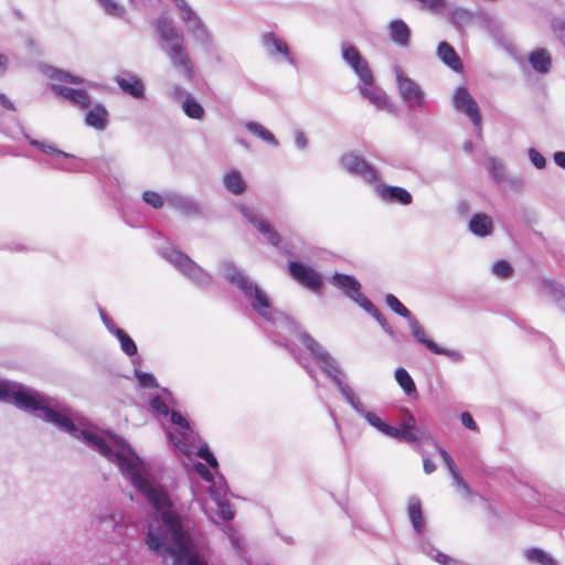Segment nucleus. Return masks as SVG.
I'll return each mask as SVG.
<instances>
[{
  "instance_id": "1",
  "label": "nucleus",
  "mask_w": 565,
  "mask_h": 565,
  "mask_svg": "<svg viewBox=\"0 0 565 565\" xmlns=\"http://www.w3.org/2000/svg\"><path fill=\"white\" fill-rule=\"evenodd\" d=\"M0 401L12 403L34 417L53 424L61 431L83 440L88 447L115 463L121 475L160 513L161 524L157 527L150 526L147 532L146 543L149 550L164 559L170 556L172 565H206V562L192 551V540L184 530L181 518L175 512L167 492L149 478L143 460L125 439L110 434L116 446V449H113L99 436L78 428L73 420V412L70 407L54 397L19 383L0 382Z\"/></svg>"
},
{
  "instance_id": "2",
  "label": "nucleus",
  "mask_w": 565,
  "mask_h": 565,
  "mask_svg": "<svg viewBox=\"0 0 565 565\" xmlns=\"http://www.w3.org/2000/svg\"><path fill=\"white\" fill-rule=\"evenodd\" d=\"M221 275L236 286L243 295L248 299L252 308L262 316L268 323L274 327V330H267L269 337L277 344L285 347L296 361L308 372L310 377L316 380V372L308 364L307 360L302 359L296 348L291 344L289 337H299L306 349L309 351L315 362L319 365L321 371L333 382L338 387L342 397L351 407L365 420L381 431L382 434L392 437L397 435L395 427L390 426L383 422L375 413L365 411L363 404L355 395L351 386L343 382L344 375L337 361L329 354V352L317 342L309 333L299 332L298 326L289 317L282 312L277 311L270 303L267 294L254 281H252L243 271H241L234 263L223 260L218 266Z\"/></svg>"
},
{
  "instance_id": "3",
  "label": "nucleus",
  "mask_w": 565,
  "mask_h": 565,
  "mask_svg": "<svg viewBox=\"0 0 565 565\" xmlns=\"http://www.w3.org/2000/svg\"><path fill=\"white\" fill-rule=\"evenodd\" d=\"M156 26L160 40L164 43L162 51L173 68L179 70L186 79L192 81L194 70L184 45L183 33L167 18L158 19Z\"/></svg>"
},
{
  "instance_id": "4",
  "label": "nucleus",
  "mask_w": 565,
  "mask_h": 565,
  "mask_svg": "<svg viewBox=\"0 0 565 565\" xmlns=\"http://www.w3.org/2000/svg\"><path fill=\"white\" fill-rule=\"evenodd\" d=\"M160 254L196 286L207 288L212 284V276L181 250L164 248Z\"/></svg>"
},
{
  "instance_id": "5",
  "label": "nucleus",
  "mask_w": 565,
  "mask_h": 565,
  "mask_svg": "<svg viewBox=\"0 0 565 565\" xmlns=\"http://www.w3.org/2000/svg\"><path fill=\"white\" fill-rule=\"evenodd\" d=\"M455 108L469 117L473 126L476 127V132L478 137H481L482 128H481V114L479 110V106L473 97L470 95L469 90L465 86H460L455 90L452 97Z\"/></svg>"
},
{
  "instance_id": "6",
  "label": "nucleus",
  "mask_w": 565,
  "mask_h": 565,
  "mask_svg": "<svg viewBox=\"0 0 565 565\" xmlns=\"http://www.w3.org/2000/svg\"><path fill=\"white\" fill-rule=\"evenodd\" d=\"M341 55L345 63L358 75L363 85L371 86L374 84L373 74L369 67L365 58L362 57L359 50L349 43H343L341 46Z\"/></svg>"
},
{
  "instance_id": "7",
  "label": "nucleus",
  "mask_w": 565,
  "mask_h": 565,
  "mask_svg": "<svg viewBox=\"0 0 565 565\" xmlns=\"http://www.w3.org/2000/svg\"><path fill=\"white\" fill-rule=\"evenodd\" d=\"M398 92L409 108H419L424 105L425 94L420 86L412 78L405 76L399 67L395 68Z\"/></svg>"
},
{
  "instance_id": "8",
  "label": "nucleus",
  "mask_w": 565,
  "mask_h": 565,
  "mask_svg": "<svg viewBox=\"0 0 565 565\" xmlns=\"http://www.w3.org/2000/svg\"><path fill=\"white\" fill-rule=\"evenodd\" d=\"M341 164L350 174L359 177L367 183H375L379 180L377 170L355 153L343 154Z\"/></svg>"
},
{
  "instance_id": "9",
  "label": "nucleus",
  "mask_w": 565,
  "mask_h": 565,
  "mask_svg": "<svg viewBox=\"0 0 565 565\" xmlns=\"http://www.w3.org/2000/svg\"><path fill=\"white\" fill-rule=\"evenodd\" d=\"M290 276L302 286L309 288L313 292L320 294L323 281L322 275L312 267L300 262H290L288 265Z\"/></svg>"
},
{
  "instance_id": "10",
  "label": "nucleus",
  "mask_w": 565,
  "mask_h": 565,
  "mask_svg": "<svg viewBox=\"0 0 565 565\" xmlns=\"http://www.w3.org/2000/svg\"><path fill=\"white\" fill-rule=\"evenodd\" d=\"M401 413L402 417L399 427H395L397 435L392 436V438L405 441L407 444H415L426 437L427 431L416 425L415 416L408 408H402Z\"/></svg>"
},
{
  "instance_id": "11",
  "label": "nucleus",
  "mask_w": 565,
  "mask_h": 565,
  "mask_svg": "<svg viewBox=\"0 0 565 565\" xmlns=\"http://www.w3.org/2000/svg\"><path fill=\"white\" fill-rule=\"evenodd\" d=\"M181 19L186 24L188 31L193 34L195 41L209 50L213 43L212 35L198 13L188 6L181 11Z\"/></svg>"
},
{
  "instance_id": "12",
  "label": "nucleus",
  "mask_w": 565,
  "mask_h": 565,
  "mask_svg": "<svg viewBox=\"0 0 565 565\" xmlns=\"http://www.w3.org/2000/svg\"><path fill=\"white\" fill-rule=\"evenodd\" d=\"M331 282L338 288L342 289L344 295L360 307L362 299H367L361 294V284L352 275L335 273L331 278Z\"/></svg>"
},
{
  "instance_id": "13",
  "label": "nucleus",
  "mask_w": 565,
  "mask_h": 565,
  "mask_svg": "<svg viewBox=\"0 0 565 565\" xmlns=\"http://www.w3.org/2000/svg\"><path fill=\"white\" fill-rule=\"evenodd\" d=\"M238 210L245 216V218L252 223L256 230L265 236L269 244L278 246L280 243L279 233L265 220L259 218L254 214L247 205H239Z\"/></svg>"
},
{
  "instance_id": "14",
  "label": "nucleus",
  "mask_w": 565,
  "mask_h": 565,
  "mask_svg": "<svg viewBox=\"0 0 565 565\" xmlns=\"http://www.w3.org/2000/svg\"><path fill=\"white\" fill-rule=\"evenodd\" d=\"M51 90L55 95L70 100L74 106H78L79 108H87L92 103L89 94L84 89H75L58 84H52Z\"/></svg>"
},
{
  "instance_id": "15",
  "label": "nucleus",
  "mask_w": 565,
  "mask_h": 565,
  "mask_svg": "<svg viewBox=\"0 0 565 565\" xmlns=\"http://www.w3.org/2000/svg\"><path fill=\"white\" fill-rule=\"evenodd\" d=\"M263 45L268 55L275 57L280 54L284 56L286 62L295 65V58L292 57L287 43L279 39L274 32L265 33L263 35Z\"/></svg>"
},
{
  "instance_id": "16",
  "label": "nucleus",
  "mask_w": 565,
  "mask_h": 565,
  "mask_svg": "<svg viewBox=\"0 0 565 565\" xmlns=\"http://www.w3.org/2000/svg\"><path fill=\"white\" fill-rule=\"evenodd\" d=\"M390 40L402 49H406L411 44L412 31L405 21L394 19L387 25Z\"/></svg>"
},
{
  "instance_id": "17",
  "label": "nucleus",
  "mask_w": 565,
  "mask_h": 565,
  "mask_svg": "<svg viewBox=\"0 0 565 565\" xmlns=\"http://www.w3.org/2000/svg\"><path fill=\"white\" fill-rule=\"evenodd\" d=\"M166 201L168 205L186 216L195 215L200 212L198 204L191 198L178 192H167Z\"/></svg>"
},
{
  "instance_id": "18",
  "label": "nucleus",
  "mask_w": 565,
  "mask_h": 565,
  "mask_svg": "<svg viewBox=\"0 0 565 565\" xmlns=\"http://www.w3.org/2000/svg\"><path fill=\"white\" fill-rule=\"evenodd\" d=\"M377 195L385 202H396L402 205H409L413 202L412 194L404 188L395 185H379Z\"/></svg>"
},
{
  "instance_id": "19",
  "label": "nucleus",
  "mask_w": 565,
  "mask_h": 565,
  "mask_svg": "<svg viewBox=\"0 0 565 565\" xmlns=\"http://www.w3.org/2000/svg\"><path fill=\"white\" fill-rule=\"evenodd\" d=\"M116 83L126 94L138 99L145 97V85L138 76L128 73L126 76H118Z\"/></svg>"
},
{
  "instance_id": "20",
  "label": "nucleus",
  "mask_w": 565,
  "mask_h": 565,
  "mask_svg": "<svg viewBox=\"0 0 565 565\" xmlns=\"http://www.w3.org/2000/svg\"><path fill=\"white\" fill-rule=\"evenodd\" d=\"M108 110L104 105L95 104L85 115V124L96 130H104L108 122Z\"/></svg>"
},
{
  "instance_id": "21",
  "label": "nucleus",
  "mask_w": 565,
  "mask_h": 565,
  "mask_svg": "<svg viewBox=\"0 0 565 565\" xmlns=\"http://www.w3.org/2000/svg\"><path fill=\"white\" fill-rule=\"evenodd\" d=\"M407 515L412 523L414 531L422 534L425 529V521L423 516L422 502L418 497L413 495L408 500Z\"/></svg>"
},
{
  "instance_id": "22",
  "label": "nucleus",
  "mask_w": 565,
  "mask_h": 565,
  "mask_svg": "<svg viewBox=\"0 0 565 565\" xmlns=\"http://www.w3.org/2000/svg\"><path fill=\"white\" fill-rule=\"evenodd\" d=\"M469 230L476 236L486 237L492 233V220L484 213H477L469 221Z\"/></svg>"
},
{
  "instance_id": "23",
  "label": "nucleus",
  "mask_w": 565,
  "mask_h": 565,
  "mask_svg": "<svg viewBox=\"0 0 565 565\" xmlns=\"http://www.w3.org/2000/svg\"><path fill=\"white\" fill-rule=\"evenodd\" d=\"M529 63L540 74L548 73L552 67L551 55L545 49H536L531 52L529 54Z\"/></svg>"
},
{
  "instance_id": "24",
  "label": "nucleus",
  "mask_w": 565,
  "mask_h": 565,
  "mask_svg": "<svg viewBox=\"0 0 565 565\" xmlns=\"http://www.w3.org/2000/svg\"><path fill=\"white\" fill-rule=\"evenodd\" d=\"M437 55L451 70L457 72L462 68V64L458 54L447 42H440L438 44Z\"/></svg>"
},
{
  "instance_id": "25",
  "label": "nucleus",
  "mask_w": 565,
  "mask_h": 565,
  "mask_svg": "<svg viewBox=\"0 0 565 565\" xmlns=\"http://www.w3.org/2000/svg\"><path fill=\"white\" fill-rule=\"evenodd\" d=\"M541 287L552 295L554 302L565 312V287L548 278L542 279Z\"/></svg>"
},
{
  "instance_id": "26",
  "label": "nucleus",
  "mask_w": 565,
  "mask_h": 565,
  "mask_svg": "<svg viewBox=\"0 0 565 565\" xmlns=\"http://www.w3.org/2000/svg\"><path fill=\"white\" fill-rule=\"evenodd\" d=\"M408 326L412 332V335L415 338V340L422 344H424L430 352L431 351H438L437 350V343H435L433 340H430L419 323V321L413 316L411 319L407 320Z\"/></svg>"
},
{
  "instance_id": "27",
  "label": "nucleus",
  "mask_w": 565,
  "mask_h": 565,
  "mask_svg": "<svg viewBox=\"0 0 565 565\" xmlns=\"http://www.w3.org/2000/svg\"><path fill=\"white\" fill-rule=\"evenodd\" d=\"M361 308L371 315L392 339L396 338L395 331L388 324L385 317L379 311L370 299H362Z\"/></svg>"
},
{
  "instance_id": "28",
  "label": "nucleus",
  "mask_w": 565,
  "mask_h": 565,
  "mask_svg": "<svg viewBox=\"0 0 565 565\" xmlns=\"http://www.w3.org/2000/svg\"><path fill=\"white\" fill-rule=\"evenodd\" d=\"M223 182L224 186L235 195L242 194L246 189L242 174L236 170L227 172L223 178Z\"/></svg>"
},
{
  "instance_id": "29",
  "label": "nucleus",
  "mask_w": 565,
  "mask_h": 565,
  "mask_svg": "<svg viewBox=\"0 0 565 565\" xmlns=\"http://www.w3.org/2000/svg\"><path fill=\"white\" fill-rule=\"evenodd\" d=\"M395 380L407 396H417V388L414 380L404 367L395 371Z\"/></svg>"
},
{
  "instance_id": "30",
  "label": "nucleus",
  "mask_w": 565,
  "mask_h": 565,
  "mask_svg": "<svg viewBox=\"0 0 565 565\" xmlns=\"http://www.w3.org/2000/svg\"><path fill=\"white\" fill-rule=\"evenodd\" d=\"M182 109L192 119H202L205 114L203 106L190 94H185Z\"/></svg>"
},
{
  "instance_id": "31",
  "label": "nucleus",
  "mask_w": 565,
  "mask_h": 565,
  "mask_svg": "<svg viewBox=\"0 0 565 565\" xmlns=\"http://www.w3.org/2000/svg\"><path fill=\"white\" fill-rule=\"evenodd\" d=\"M245 128L254 136L260 138L265 142L278 147V140L275 138V136L266 129L263 125L256 122V121H247L245 124Z\"/></svg>"
},
{
  "instance_id": "32",
  "label": "nucleus",
  "mask_w": 565,
  "mask_h": 565,
  "mask_svg": "<svg viewBox=\"0 0 565 565\" xmlns=\"http://www.w3.org/2000/svg\"><path fill=\"white\" fill-rule=\"evenodd\" d=\"M23 136L24 138L28 140V142L38 148L39 150H41L42 152H45V153H52L54 156H57V157H62V158H65V159H68V158H74L73 154L71 153H67L63 150H60L57 149L54 145L52 143H47V142H44V141H40V140H36V139H33L31 138L26 132H23Z\"/></svg>"
},
{
  "instance_id": "33",
  "label": "nucleus",
  "mask_w": 565,
  "mask_h": 565,
  "mask_svg": "<svg viewBox=\"0 0 565 565\" xmlns=\"http://www.w3.org/2000/svg\"><path fill=\"white\" fill-rule=\"evenodd\" d=\"M525 557L530 563L539 565H558L557 562L545 551L532 547L525 551Z\"/></svg>"
},
{
  "instance_id": "34",
  "label": "nucleus",
  "mask_w": 565,
  "mask_h": 565,
  "mask_svg": "<svg viewBox=\"0 0 565 565\" xmlns=\"http://www.w3.org/2000/svg\"><path fill=\"white\" fill-rule=\"evenodd\" d=\"M120 343L121 351L127 354L128 356H134L137 354V345L135 341L129 337L126 331L122 329L116 330V333L114 334Z\"/></svg>"
},
{
  "instance_id": "35",
  "label": "nucleus",
  "mask_w": 565,
  "mask_h": 565,
  "mask_svg": "<svg viewBox=\"0 0 565 565\" xmlns=\"http://www.w3.org/2000/svg\"><path fill=\"white\" fill-rule=\"evenodd\" d=\"M211 497L217 504V514L221 519L230 521L234 518V512L228 502H224L220 499V494L216 490H211Z\"/></svg>"
},
{
  "instance_id": "36",
  "label": "nucleus",
  "mask_w": 565,
  "mask_h": 565,
  "mask_svg": "<svg viewBox=\"0 0 565 565\" xmlns=\"http://www.w3.org/2000/svg\"><path fill=\"white\" fill-rule=\"evenodd\" d=\"M385 302L396 315L407 320L413 317L412 312L394 295L387 294L385 297Z\"/></svg>"
},
{
  "instance_id": "37",
  "label": "nucleus",
  "mask_w": 565,
  "mask_h": 565,
  "mask_svg": "<svg viewBox=\"0 0 565 565\" xmlns=\"http://www.w3.org/2000/svg\"><path fill=\"white\" fill-rule=\"evenodd\" d=\"M488 170L494 181L501 182L505 178L504 164L501 160L493 157L488 159Z\"/></svg>"
},
{
  "instance_id": "38",
  "label": "nucleus",
  "mask_w": 565,
  "mask_h": 565,
  "mask_svg": "<svg viewBox=\"0 0 565 565\" xmlns=\"http://www.w3.org/2000/svg\"><path fill=\"white\" fill-rule=\"evenodd\" d=\"M142 201L156 210L161 209L164 203H167L166 194L161 195L160 193L151 190H147L142 193Z\"/></svg>"
},
{
  "instance_id": "39",
  "label": "nucleus",
  "mask_w": 565,
  "mask_h": 565,
  "mask_svg": "<svg viewBox=\"0 0 565 565\" xmlns=\"http://www.w3.org/2000/svg\"><path fill=\"white\" fill-rule=\"evenodd\" d=\"M450 20L456 26H462L472 20V13L463 8H456L450 13Z\"/></svg>"
},
{
  "instance_id": "40",
  "label": "nucleus",
  "mask_w": 565,
  "mask_h": 565,
  "mask_svg": "<svg viewBox=\"0 0 565 565\" xmlns=\"http://www.w3.org/2000/svg\"><path fill=\"white\" fill-rule=\"evenodd\" d=\"M361 95L369 99L371 103L380 106L384 102V97L382 95V92L374 87L372 84L371 86L364 85V87L360 88Z\"/></svg>"
},
{
  "instance_id": "41",
  "label": "nucleus",
  "mask_w": 565,
  "mask_h": 565,
  "mask_svg": "<svg viewBox=\"0 0 565 565\" xmlns=\"http://www.w3.org/2000/svg\"><path fill=\"white\" fill-rule=\"evenodd\" d=\"M50 77L54 81L62 82V83H71V84H82L83 78L79 76H74L67 72H64L62 70L54 68L52 73L50 74Z\"/></svg>"
},
{
  "instance_id": "42",
  "label": "nucleus",
  "mask_w": 565,
  "mask_h": 565,
  "mask_svg": "<svg viewBox=\"0 0 565 565\" xmlns=\"http://www.w3.org/2000/svg\"><path fill=\"white\" fill-rule=\"evenodd\" d=\"M492 274L499 278L507 279L512 276L513 268L507 260H498L492 266Z\"/></svg>"
},
{
  "instance_id": "43",
  "label": "nucleus",
  "mask_w": 565,
  "mask_h": 565,
  "mask_svg": "<svg viewBox=\"0 0 565 565\" xmlns=\"http://www.w3.org/2000/svg\"><path fill=\"white\" fill-rule=\"evenodd\" d=\"M100 3L105 12L111 17L121 18L125 13V9L115 0H100Z\"/></svg>"
},
{
  "instance_id": "44",
  "label": "nucleus",
  "mask_w": 565,
  "mask_h": 565,
  "mask_svg": "<svg viewBox=\"0 0 565 565\" xmlns=\"http://www.w3.org/2000/svg\"><path fill=\"white\" fill-rule=\"evenodd\" d=\"M196 455H198V457H200L201 459L206 461V463L212 469H217L218 468V462H217L216 458L214 457V455L210 451V448H209L207 445L201 446L198 449Z\"/></svg>"
},
{
  "instance_id": "45",
  "label": "nucleus",
  "mask_w": 565,
  "mask_h": 565,
  "mask_svg": "<svg viewBox=\"0 0 565 565\" xmlns=\"http://www.w3.org/2000/svg\"><path fill=\"white\" fill-rule=\"evenodd\" d=\"M437 350L438 351H431V352L435 354L445 355L455 363H460L463 360L462 353L458 350H450V349L441 348L438 344H437Z\"/></svg>"
},
{
  "instance_id": "46",
  "label": "nucleus",
  "mask_w": 565,
  "mask_h": 565,
  "mask_svg": "<svg viewBox=\"0 0 565 565\" xmlns=\"http://www.w3.org/2000/svg\"><path fill=\"white\" fill-rule=\"evenodd\" d=\"M420 4L428 10L439 13L446 10L447 1L446 0H417Z\"/></svg>"
},
{
  "instance_id": "47",
  "label": "nucleus",
  "mask_w": 565,
  "mask_h": 565,
  "mask_svg": "<svg viewBox=\"0 0 565 565\" xmlns=\"http://www.w3.org/2000/svg\"><path fill=\"white\" fill-rule=\"evenodd\" d=\"M551 26L556 36L565 44V17L554 18Z\"/></svg>"
},
{
  "instance_id": "48",
  "label": "nucleus",
  "mask_w": 565,
  "mask_h": 565,
  "mask_svg": "<svg viewBox=\"0 0 565 565\" xmlns=\"http://www.w3.org/2000/svg\"><path fill=\"white\" fill-rule=\"evenodd\" d=\"M171 422L179 427L180 433L182 435L185 434L186 430L190 429L189 422L182 416L181 413L172 411L171 412Z\"/></svg>"
},
{
  "instance_id": "49",
  "label": "nucleus",
  "mask_w": 565,
  "mask_h": 565,
  "mask_svg": "<svg viewBox=\"0 0 565 565\" xmlns=\"http://www.w3.org/2000/svg\"><path fill=\"white\" fill-rule=\"evenodd\" d=\"M136 375L141 386L149 388L158 387V382L153 374L146 372H137Z\"/></svg>"
},
{
  "instance_id": "50",
  "label": "nucleus",
  "mask_w": 565,
  "mask_h": 565,
  "mask_svg": "<svg viewBox=\"0 0 565 565\" xmlns=\"http://www.w3.org/2000/svg\"><path fill=\"white\" fill-rule=\"evenodd\" d=\"M437 451L440 455V457L443 458V461H444L445 466L447 467L448 471L450 472V475L452 476L454 472L456 473L458 471V469H457V466H456L452 457L444 448H441L438 445H437Z\"/></svg>"
},
{
  "instance_id": "51",
  "label": "nucleus",
  "mask_w": 565,
  "mask_h": 565,
  "mask_svg": "<svg viewBox=\"0 0 565 565\" xmlns=\"http://www.w3.org/2000/svg\"><path fill=\"white\" fill-rule=\"evenodd\" d=\"M225 534L227 535L232 546L239 553L242 545H241V537L237 531H235L232 526L226 525L224 529Z\"/></svg>"
},
{
  "instance_id": "52",
  "label": "nucleus",
  "mask_w": 565,
  "mask_h": 565,
  "mask_svg": "<svg viewBox=\"0 0 565 565\" xmlns=\"http://www.w3.org/2000/svg\"><path fill=\"white\" fill-rule=\"evenodd\" d=\"M529 158L533 166L537 169H543L546 166L544 156L534 148L529 149Z\"/></svg>"
},
{
  "instance_id": "53",
  "label": "nucleus",
  "mask_w": 565,
  "mask_h": 565,
  "mask_svg": "<svg viewBox=\"0 0 565 565\" xmlns=\"http://www.w3.org/2000/svg\"><path fill=\"white\" fill-rule=\"evenodd\" d=\"M433 558L440 565H465L462 562L452 558L445 553L437 552Z\"/></svg>"
},
{
  "instance_id": "54",
  "label": "nucleus",
  "mask_w": 565,
  "mask_h": 565,
  "mask_svg": "<svg viewBox=\"0 0 565 565\" xmlns=\"http://www.w3.org/2000/svg\"><path fill=\"white\" fill-rule=\"evenodd\" d=\"M150 406L154 412L160 414L168 415L169 413V407L160 396L152 397L150 401Z\"/></svg>"
},
{
  "instance_id": "55",
  "label": "nucleus",
  "mask_w": 565,
  "mask_h": 565,
  "mask_svg": "<svg viewBox=\"0 0 565 565\" xmlns=\"http://www.w3.org/2000/svg\"><path fill=\"white\" fill-rule=\"evenodd\" d=\"M195 470L204 481L213 482V475L204 463L198 462L195 465Z\"/></svg>"
},
{
  "instance_id": "56",
  "label": "nucleus",
  "mask_w": 565,
  "mask_h": 565,
  "mask_svg": "<svg viewBox=\"0 0 565 565\" xmlns=\"http://www.w3.org/2000/svg\"><path fill=\"white\" fill-rule=\"evenodd\" d=\"M452 477V480H454V483L457 486V488L469 494L471 492L469 486L467 484V482L463 480V478L461 477V475L459 473V471H457L456 473L454 472V475L451 476Z\"/></svg>"
},
{
  "instance_id": "57",
  "label": "nucleus",
  "mask_w": 565,
  "mask_h": 565,
  "mask_svg": "<svg viewBox=\"0 0 565 565\" xmlns=\"http://www.w3.org/2000/svg\"><path fill=\"white\" fill-rule=\"evenodd\" d=\"M461 423L470 430H478V426L469 412H463L460 416Z\"/></svg>"
},
{
  "instance_id": "58",
  "label": "nucleus",
  "mask_w": 565,
  "mask_h": 565,
  "mask_svg": "<svg viewBox=\"0 0 565 565\" xmlns=\"http://www.w3.org/2000/svg\"><path fill=\"white\" fill-rule=\"evenodd\" d=\"M100 318L106 327V329L114 335L116 333V330H120L114 321L103 311L100 310Z\"/></svg>"
},
{
  "instance_id": "59",
  "label": "nucleus",
  "mask_w": 565,
  "mask_h": 565,
  "mask_svg": "<svg viewBox=\"0 0 565 565\" xmlns=\"http://www.w3.org/2000/svg\"><path fill=\"white\" fill-rule=\"evenodd\" d=\"M295 143L299 149H305L307 147L308 140H307L306 135L302 131H300V130L296 131Z\"/></svg>"
},
{
  "instance_id": "60",
  "label": "nucleus",
  "mask_w": 565,
  "mask_h": 565,
  "mask_svg": "<svg viewBox=\"0 0 565 565\" xmlns=\"http://www.w3.org/2000/svg\"><path fill=\"white\" fill-rule=\"evenodd\" d=\"M553 158L556 166L565 169V151H556Z\"/></svg>"
},
{
  "instance_id": "61",
  "label": "nucleus",
  "mask_w": 565,
  "mask_h": 565,
  "mask_svg": "<svg viewBox=\"0 0 565 565\" xmlns=\"http://www.w3.org/2000/svg\"><path fill=\"white\" fill-rule=\"evenodd\" d=\"M0 104L3 108L8 110H15L14 104L4 94H0Z\"/></svg>"
},
{
  "instance_id": "62",
  "label": "nucleus",
  "mask_w": 565,
  "mask_h": 565,
  "mask_svg": "<svg viewBox=\"0 0 565 565\" xmlns=\"http://www.w3.org/2000/svg\"><path fill=\"white\" fill-rule=\"evenodd\" d=\"M423 468H424V471L427 475H430V473H433L436 470V465L429 458H425L424 461H423Z\"/></svg>"
},
{
  "instance_id": "63",
  "label": "nucleus",
  "mask_w": 565,
  "mask_h": 565,
  "mask_svg": "<svg viewBox=\"0 0 565 565\" xmlns=\"http://www.w3.org/2000/svg\"><path fill=\"white\" fill-rule=\"evenodd\" d=\"M184 89L180 85H174L171 89V97L179 98L180 96L184 95Z\"/></svg>"
},
{
  "instance_id": "64",
  "label": "nucleus",
  "mask_w": 565,
  "mask_h": 565,
  "mask_svg": "<svg viewBox=\"0 0 565 565\" xmlns=\"http://www.w3.org/2000/svg\"><path fill=\"white\" fill-rule=\"evenodd\" d=\"M8 57L0 53V74H3L7 70Z\"/></svg>"
}]
</instances>
